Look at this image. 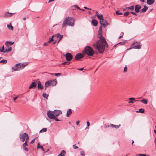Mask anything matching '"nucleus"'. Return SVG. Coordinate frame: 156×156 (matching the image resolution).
<instances>
[{"label": "nucleus", "mask_w": 156, "mask_h": 156, "mask_svg": "<svg viewBox=\"0 0 156 156\" xmlns=\"http://www.w3.org/2000/svg\"><path fill=\"white\" fill-rule=\"evenodd\" d=\"M102 31H98V37L99 38V40L96 41V43L93 44V46L100 53H102L104 52L105 47L107 46V43L104 37L102 36Z\"/></svg>", "instance_id": "f257e3e1"}, {"label": "nucleus", "mask_w": 156, "mask_h": 156, "mask_svg": "<svg viewBox=\"0 0 156 156\" xmlns=\"http://www.w3.org/2000/svg\"><path fill=\"white\" fill-rule=\"evenodd\" d=\"M75 20L74 18L69 16L66 17L65 18L63 22L62 26L64 27L66 26L73 27L74 25Z\"/></svg>", "instance_id": "f03ea898"}, {"label": "nucleus", "mask_w": 156, "mask_h": 156, "mask_svg": "<svg viewBox=\"0 0 156 156\" xmlns=\"http://www.w3.org/2000/svg\"><path fill=\"white\" fill-rule=\"evenodd\" d=\"M86 53L89 56H92L94 53V52L91 48L90 46H86L85 48Z\"/></svg>", "instance_id": "7ed1b4c3"}, {"label": "nucleus", "mask_w": 156, "mask_h": 156, "mask_svg": "<svg viewBox=\"0 0 156 156\" xmlns=\"http://www.w3.org/2000/svg\"><path fill=\"white\" fill-rule=\"evenodd\" d=\"M20 140L22 142L28 141L29 139V136L28 134L23 133H20Z\"/></svg>", "instance_id": "20e7f679"}, {"label": "nucleus", "mask_w": 156, "mask_h": 156, "mask_svg": "<svg viewBox=\"0 0 156 156\" xmlns=\"http://www.w3.org/2000/svg\"><path fill=\"white\" fill-rule=\"evenodd\" d=\"M140 43L139 42L135 41L130 46V48L127 49L129 50L131 48H134V49H139L141 48L142 45H140Z\"/></svg>", "instance_id": "39448f33"}, {"label": "nucleus", "mask_w": 156, "mask_h": 156, "mask_svg": "<svg viewBox=\"0 0 156 156\" xmlns=\"http://www.w3.org/2000/svg\"><path fill=\"white\" fill-rule=\"evenodd\" d=\"M57 83V81L56 80H50L46 82L45 83V89H46L47 87L49 86H55Z\"/></svg>", "instance_id": "423d86ee"}, {"label": "nucleus", "mask_w": 156, "mask_h": 156, "mask_svg": "<svg viewBox=\"0 0 156 156\" xmlns=\"http://www.w3.org/2000/svg\"><path fill=\"white\" fill-rule=\"evenodd\" d=\"M63 36L62 35H61L59 34H55V35H53L52 36V37L51 39H50V40L48 42V43H50L51 41H54L55 39H54L53 38L54 37V39L55 38H59V39L58 41L57 42V43H58L61 40L62 38L63 37Z\"/></svg>", "instance_id": "0eeeda50"}, {"label": "nucleus", "mask_w": 156, "mask_h": 156, "mask_svg": "<svg viewBox=\"0 0 156 156\" xmlns=\"http://www.w3.org/2000/svg\"><path fill=\"white\" fill-rule=\"evenodd\" d=\"M47 114L48 117L51 119H53L55 117L54 111H53L50 110L48 111Z\"/></svg>", "instance_id": "6e6552de"}, {"label": "nucleus", "mask_w": 156, "mask_h": 156, "mask_svg": "<svg viewBox=\"0 0 156 156\" xmlns=\"http://www.w3.org/2000/svg\"><path fill=\"white\" fill-rule=\"evenodd\" d=\"M100 23L101 25L102 26L104 27H106L108 25V23L107 21L106 20H103L100 21Z\"/></svg>", "instance_id": "1a4fd4ad"}, {"label": "nucleus", "mask_w": 156, "mask_h": 156, "mask_svg": "<svg viewBox=\"0 0 156 156\" xmlns=\"http://www.w3.org/2000/svg\"><path fill=\"white\" fill-rule=\"evenodd\" d=\"M66 59L67 61H70L72 59L73 56L72 55L69 53H67L65 55Z\"/></svg>", "instance_id": "9d476101"}, {"label": "nucleus", "mask_w": 156, "mask_h": 156, "mask_svg": "<svg viewBox=\"0 0 156 156\" xmlns=\"http://www.w3.org/2000/svg\"><path fill=\"white\" fill-rule=\"evenodd\" d=\"M20 64V63H18L16 64V66L15 67H13L12 68V71H14L17 70H21V69L19 68L18 67H17L19 66Z\"/></svg>", "instance_id": "9b49d317"}, {"label": "nucleus", "mask_w": 156, "mask_h": 156, "mask_svg": "<svg viewBox=\"0 0 156 156\" xmlns=\"http://www.w3.org/2000/svg\"><path fill=\"white\" fill-rule=\"evenodd\" d=\"M16 13H12L9 12H5L4 16V17L5 18H8L12 16Z\"/></svg>", "instance_id": "f8f14e48"}, {"label": "nucleus", "mask_w": 156, "mask_h": 156, "mask_svg": "<svg viewBox=\"0 0 156 156\" xmlns=\"http://www.w3.org/2000/svg\"><path fill=\"white\" fill-rule=\"evenodd\" d=\"M54 112L55 117H57L62 113V111L60 110H55Z\"/></svg>", "instance_id": "ddd939ff"}, {"label": "nucleus", "mask_w": 156, "mask_h": 156, "mask_svg": "<svg viewBox=\"0 0 156 156\" xmlns=\"http://www.w3.org/2000/svg\"><path fill=\"white\" fill-rule=\"evenodd\" d=\"M95 15L97 16L98 18L99 19L100 21H101L103 20V15L101 14H99L98 12L96 11L95 12Z\"/></svg>", "instance_id": "4468645a"}, {"label": "nucleus", "mask_w": 156, "mask_h": 156, "mask_svg": "<svg viewBox=\"0 0 156 156\" xmlns=\"http://www.w3.org/2000/svg\"><path fill=\"white\" fill-rule=\"evenodd\" d=\"M83 57V55L81 53H78L76 54L75 56V60H77L80 59L81 58Z\"/></svg>", "instance_id": "2eb2a0df"}, {"label": "nucleus", "mask_w": 156, "mask_h": 156, "mask_svg": "<svg viewBox=\"0 0 156 156\" xmlns=\"http://www.w3.org/2000/svg\"><path fill=\"white\" fill-rule=\"evenodd\" d=\"M141 8V6L139 5H136L135 6V10L136 12H138L140 11Z\"/></svg>", "instance_id": "dca6fc26"}, {"label": "nucleus", "mask_w": 156, "mask_h": 156, "mask_svg": "<svg viewBox=\"0 0 156 156\" xmlns=\"http://www.w3.org/2000/svg\"><path fill=\"white\" fill-rule=\"evenodd\" d=\"M37 85V81L33 82L29 87L30 89L34 88L36 87Z\"/></svg>", "instance_id": "f3484780"}, {"label": "nucleus", "mask_w": 156, "mask_h": 156, "mask_svg": "<svg viewBox=\"0 0 156 156\" xmlns=\"http://www.w3.org/2000/svg\"><path fill=\"white\" fill-rule=\"evenodd\" d=\"M28 141H25V143L23 144L22 147L23 149L26 151H28L29 149L28 148L26 147V146H28L27 144Z\"/></svg>", "instance_id": "a211bd4d"}, {"label": "nucleus", "mask_w": 156, "mask_h": 156, "mask_svg": "<svg viewBox=\"0 0 156 156\" xmlns=\"http://www.w3.org/2000/svg\"><path fill=\"white\" fill-rule=\"evenodd\" d=\"M76 8L78 9H80V7L77 5L71 6L70 7V9L72 10H75Z\"/></svg>", "instance_id": "6ab92c4d"}, {"label": "nucleus", "mask_w": 156, "mask_h": 156, "mask_svg": "<svg viewBox=\"0 0 156 156\" xmlns=\"http://www.w3.org/2000/svg\"><path fill=\"white\" fill-rule=\"evenodd\" d=\"M148 8L145 5L144 7L140 10V12L141 13L145 12L148 9Z\"/></svg>", "instance_id": "aec40b11"}, {"label": "nucleus", "mask_w": 156, "mask_h": 156, "mask_svg": "<svg viewBox=\"0 0 156 156\" xmlns=\"http://www.w3.org/2000/svg\"><path fill=\"white\" fill-rule=\"evenodd\" d=\"M37 87L38 89L41 90L43 88V87L40 81L38 82Z\"/></svg>", "instance_id": "412c9836"}, {"label": "nucleus", "mask_w": 156, "mask_h": 156, "mask_svg": "<svg viewBox=\"0 0 156 156\" xmlns=\"http://www.w3.org/2000/svg\"><path fill=\"white\" fill-rule=\"evenodd\" d=\"M155 2L154 0H147V4L149 5H151Z\"/></svg>", "instance_id": "4be33fe9"}, {"label": "nucleus", "mask_w": 156, "mask_h": 156, "mask_svg": "<svg viewBox=\"0 0 156 156\" xmlns=\"http://www.w3.org/2000/svg\"><path fill=\"white\" fill-rule=\"evenodd\" d=\"M92 23L94 26H96L97 25L98 22L95 19H93Z\"/></svg>", "instance_id": "5701e85b"}, {"label": "nucleus", "mask_w": 156, "mask_h": 156, "mask_svg": "<svg viewBox=\"0 0 156 156\" xmlns=\"http://www.w3.org/2000/svg\"><path fill=\"white\" fill-rule=\"evenodd\" d=\"M121 125L120 124L119 125H115L112 124L110 125V127L112 128H114L115 129L118 128Z\"/></svg>", "instance_id": "b1692460"}, {"label": "nucleus", "mask_w": 156, "mask_h": 156, "mask_svg": "<svg viewBox=\"0 0 156 156\" xmlns=\"http://www.w3.org/2000/svg\"><path fill=\"white\" fill-rule=\"evenodd\" d=\"M27 65V63H23L21 65L20 64V66L19 67L22 69H23L26 65Z\"/></svg>", "instance_id": "393cba45"}, {"label": "nucleus", "mask_w": 156, "mask_h": 156, "mask_svg": "<svg viewBox=\"0 0 156 156\" xmlns=\"http://www.w3.org/2000/svg\"><path fill=\"white\" fill-rule=\"evenodd\" d=\"M134 8V5H132L131 6L126 7V9H127L128 10H130V11H133V10Z\"/></svg>", "instance_id": "a878e982"}, {"label": "nucleus", "mask_w": 156, "mask_h": 156, "mask_svg": "<svg viewBox=\"0 0 156 156\" xmlns=\"http://www.w3.org/2000/svg\"><path fill=\"white\" fill-rule=\"evenodd\" d=\"M72 113V110L71 109H69L66 113L67 117H69V115Z\"/></svg>", "instance_id": "bb28decb"}, {"label": "nucleus", "mask_w": 156, "mask_h": 156, "mask_svg": "<svg viewBox=\"0 0 156 156\" xmlns=\"http://www.w3.org/2000/svg\"><path fill=\"white\" fill-rule=\"evenodd\" d=\"M14 42L11 41H6L5 43V44L6 46H8L9 45H11L13 44Z\"/></svg>", "instance_id": "cd10ccee"}, {"label": "nucleus", "mask_w": 156, "mask_h": 156, "mask_svg": "<svg viewBox=\"0 0 156 156\" xmlns=\"http://www.w3.org/2000/svg\"><path fill=\"white\" fill-rule=\"evenodd\" d=\"M12 48L11 47H9L8 48L6 49H5V51H4V53L8 52L11 51H12Z\"/></svg>", "instance_id": "c85d7f7f"}, {"label": "nucleus", "mask_w": 156, "mask_h": 156, "mask_svg": "<svg viewBox=\"0 0 156 156\" xmlns=\"http://www.w3.org/2000/svg\"><path fill=\"white\" fill-rule=\"evenodd\" d=\"M66 152L64 150L62 151L61 153L58 155V156H65Z\"/></svg>", "instance_id": "c756f323"}, {"label": "nucleus", "mask_w": 156, "mask_h": 156, "mask_svg": "<svg viewBox=\"0 0 156 156\" xmlns=\"http://www.w3.org/2000/svg\"><path fill=\"white\" fill-rule=\"evenodd\" d=\"M37 148H41L42 151H44V149L43 148L42 146L39 143H38L37 144Z\"/></svg>", "instance_id": "7c9ffc66"}, {"label": "nucleus", "mask_w": 156, "mask_h": 156, "mask_svg": "<svg viewBox=\"0 0 156 156\" xmlns=\"http://www.w3.org/2000/svg\"><path fill=\"white\" fill-rule=\"evenodd\" d=\"M140 102L144 104H147V100L146 99H143L141 100Z\"/></svg>", "instance_id": "2f4dec72"}, {"label": "nucleus", "mask_w": 156, "mask_h": 156, "mask_svg": "<svg viewBox=\"0 0 156 156\" xmlns=\"http://www.w3.org/2000/svg\"><path fill=\"white\" fill-rule=\"evenodd\" d=\"M7 27L8 28L9 30H13V27L12 26L11 24H10L9 25H7Z\"/></svg>", "instance_id": "473e14b6"}, {"label": "nucleus", "mask_w": 156, "mask_h": 156, "mask_svg": "<svg viewBox=\"0 0 156 156\" xmlns=\"http://www.w3.org/2000/svg\"><path fill=\"white\" fill-rule=\"evenodd\" d=\"M7 61L6 60L2 59L0 61V63L6 64L7 63Z\"/></svg>", "instance_id": "72a5a7b5"}, {"label": "nucleus", "mask_w": 156, "mask_h": 156, "mask_svg": "<svg viewBox=\"0 0 156 156\" xmlns=\"http://www.w3.org/2000/svg\"><path fill=\"white\" fill-rule=\"evenodd\" d=\"M43 96L44 98H46V99H48V94H47L46 93H43Z\"/></svg>", "instance_id": "f704fd0d"}, {"label": "nucleus", "mask_w": 156, "mask_h": 156, "mask_svg": "<svg viewBox=\"0 0 156 156\" xmlns=\"http://www.w3.org/2000/svg\"><path fill=\"white\" fill-rule=\"evenodd\" d=\"M47 131V128H43L40 130L39 132L40 133H42L43 132H46Z\"/></svg>", "instance_id": "c9c22d12"}, {"label": "nucleus", "mask_w": 156, "mask_h": 156, "mask_svg": "<svg viewBox=\"0 0 156 156\" xmlns=\"http://www.w3.org/2000/svg\"><path fill=\"white\" fill-rule=\"evenodd\" d=\"M130 13V12H126L124 14V16H127Z\"/></svg>", "instance_id": "e433bc0d"}, {"label": "nucleus", "mask_w": 156, "mask_h": 156, "mask_svg": "<svg viewBox=\"0 0 156 156\" xmlns=\"http://www.w3.org/2000/svg\"><path fill=\"white\" fill-rule=\"evenodd\" d=\"M137 112H140L141 113H143L144 112V109L142 108H140L139 110V111H137Z\"/></svg>", "instance_id": "4c0bfd02"}, {"label": "nucleus", "mask_w": 156, "mask_h": 156, "mask_svg": "<svg viewBox=\"0 0 156 156\" xmlns=\"http://www.w3.org/2000/svg\"><path fill=\"white\" fill-rule=\"evenodd\" d=\"M70 62H68V61H66L62 63V65H64V64H67L69 65L70 64Z\"/></svg>", "instance_id": "58836bf2"}, {"label": "nucleus", "mask_w": 156, "mask_h": 156, "mask_svg": "<svg viewBox=\"0 0 156 156\" xmlns=\"http://www.w3.org/2000/svg\"><path fill=\"white\" fill-rule=\"evenodd\" d=\"M4 46H3L2 48H0V51L1 52H3L4 53Z\"/></svg>", "instance_id": "ea45409f"}, {"label": "nucleus", "mask_w": 156, "mask_h": 156, "mask_svg": "<svg viewBox=\"0 0 156 156\" xmlns=\"http://www.w3.org/2000/svg\"><path fill=\"white\" fill-rule=\"evenodd\" d=\"M137 12H130V13H132V14L135 15V16H137Z\"/></svg>", "instance_id": "a19ab883"}, {"label": "nucleus", "mask_w": 156, "mask_h": 156, "mask_svg": "<svg viewBox=\"0 0 156 156\" xmlns=\"http://www.w3.org/2000/svg\"><path fill=\"white\" fill-rule=\"evenodd\" d=\"M116 13L118 15H122V13L120 12L119 11H117L116 12Z\"/></svg>", "instance_id": "79ce46f5"}, {"label": "nucleus", "mask_w": 156, "mask_h": 156, "mask_svg": "<svg viewBox=\"0 0 156 156\" xmlns=\"http://www.w3.org/2000/svg\"><path fill=\"white\" fill-rule=\"evenodd\" d=\"M80 155L82 156H84L85 155V154L84 152L83 151H81L80 153Z\"/></svg>", "instance_id": "37998d69"}, {"label": "nucleus", "mask_w": 156, "mask_h": 156, "mask_svg": "<svg viewBox=\"0 0 156 156\" xmlns=\"http://www.w3.org/2000/svg\"><path fill=\"white\" fill-rule=\"evenodd\" d=\"M139 155L140 156H150L149 155H147V154H139Z\"/></svg>", "instance_id": "c03bdc74"}, {"label": "nucleus", "mask_w": 156, "mask_h": 156, "mask_svg": "<svg viewBox=\"0 0 156 156\" xmlns=\"http://www.w3.org/2000/svg\"><path fill=\"white\" fill-rule=\"evenodd\" d=\"M73 147L74 149H76L78 148V147L77 146H76L75 145H73Z\"/></svg>", "instance_id": "a18cd8bd"}, {"label": "nucleus", "mask_w": 156, "mask_h": 156, "mask_svg": "<svg viewBox=\"0 0 156 156\" xmlns=\"http://www.w3.org/2000/svg\"><path fill=\"white\" fill-rule=\"evenodd\" d=\"M125 44V42H119L118 43V44H121L122 45H123Z\"/></svg>", "instance_id": "49530a36"}, {"label": "nucleus", "mask_w": 156, "mask_h": 156, "mask_svg": "<svg viewBox=\"0 0 156 156\" xmlns=\"http://www.w3.org/2000/svg\"><path fill=\"white\" fill-rule=\"evenodd\" d=\"M127 67L126 66V67H125L124 68V72H127Z\"/></svg>", "instance_id": "de8ad7c7"}, {"label": "nucleus", "mask_w": 156, "mask_h": 156, "mask_svg": "<svg viewBox=\"0 0 156 156\" xmlns=\"http://www.w3.org/2000/svg\"><path fill=\"white\" fill-rule=\"evenodd\" d=\"M56 117H55L54 119H54L55 120V121H60V120H59V119H57L56 118Z\"/></svg>", "instance_id": "09e8293b"}, {"label": "nucleus", "mask_w": 156, "mask_h": 156, "mask_svg": "<svg viewBox=\"0 0 156 156\" xmlns=\"http://www.w3.org/2000/svg\"><path fill=\"white\" fill-rule=\"evenodd\" d=\"M61 74L60 73H55V76H59Z\"/></svg>", "instance_id": "8fccbe9b"}, {"label": "nucleus", "mask_w": 156, "mask_h": 156, "mask_svg": "<svg viewBox=\"0 0 156 156\" xmlns=\"http://www.w3.org/2000/svg\"><path fill=\"white\" fill-rule=\"evenodd\" d=\"M35 139H34L32 140L30 142V143L31 144L34 143L35 141Z\"/></svg>", "instance_id": "3c124183"}, {"label": "nucleus", "mask_w": 156, "mask_h": 156, "mask_svg": "<svg viewBox=\"0 0 156 156\" xmlns=\"http://www.w3.org/2000/svg\"><path fill=\"white\" fill-rule=\"evenodd\" d=\"M87 126H89L90 125V123L89 122L87 121Z\"/></svg>", "instance_id": "603ef678"}, {"label": "nucleus", "mask_w": 156, "mask_h": 156, "mask_svg": "<svg viewBox=\"0 0 156 156\" xmlns=\"http://www.w3.org/2000/svg\"><path fill=\"white\" fill-rule=\"evenodd\" d=\"M98 31H102V28L101 26L99 27V29Z\"/></svg>", "instance_id": "864d4df0"}, {"label": "nucleus", "mask_w": 156, "mask_h": 156, "mask_svg": "<svg viewBox=\"0 0 156 156\" xmlns=\"http://www.w3.org/2000/svg\"><path fill=\"white\" fill-rule=\"evenodd\" d=\"M129 99L130 100H135V98H130Z\"/></svg>", "instance_id": "5fc2aeb1"}, {"label": "nucleus", "mask_w": 156, "mask_h": 156, "mask_svg": "<svg viewBox=\"0 0 156 156\" xmlns=\"http://www.w3.org/2000/svg\"><path fill=\"white\" fill-rule=\"evenodd\" d=\"M80 123V121H77L76 122V124L77 125H78L79 124V123Z\"/></svg>", "instance_id": "6e6d98bb"}, {"label": "nucleus", "mask_w": 156, "mask_h": 156, "mask_svg": "<svg viewBox=\"0 0 156 156\" xmlns=\"http://www.w3.org/2000/svg\"><path fill=\"white\" fill-rule=\"evenodd\" d=\"M83 68H78L77 69L78 70H81V71H82V70H83Z\"/></svg>", "instance_id": "4d7b16f0"}, {"label": "nucleus", "mask_w": 156, "mask_h": 156, "mask_svg": "<svg viewBox=\"0 0 156 156\" xmlns=\"http://www.w3.org/2000/svg\"><path fill=\"white\" fill-rule=\"evenodd\" d=\"M129 103H133L134 102L132 101H130L128 102Z\"/></svg>", "instance_id": "13d9d810"}, {"label": "nucleus", "mask_w": 156, "mask_h": 156, "mask_svg": "<svg viewBox=\"0 0 156 156\" xmlns=\"http://www.w3.org/2000/svg\"><path fill=\"white\" fill-rule=\"evenodd\" d=\"M18 98V97H17V96L14 97L13 98V100H15L17 98Z\"/></svg>", "instance_id": "bf43d9fd"}, {"label": "nucleus", "mask_w": 156, "mask_h": 156, "mask_svg": "<svg viewBox=\"0 0 156 156\" xmlns=\"http://www.w3.org/2000/svg\"><path fill=\"white\" fill-rule=\"evenodd\" d=\"M110 127V125H107L106 126H105V128H107V127Z\"/></svg>", "instance_id": "052dcab7"}, {"label": "nucleus", "mask_w": 156, "mask_h": 156, "mask_svg": "<svg viewBox=\"0 0 156 156\" xmlns=\"http://www.w3.org/2000/svg\"><path fill=\"white\" fill-rule=\"evenodd\" d=\"M47 45H48V44L46 43H44V46H47Z\"/></svg>", "instance_id": "680f3d73"}, {"label": "nucleus", "mask_w": 156, "mask_h": 156, "mask_svg": "<svg viewBox=\"0 0 156 156\" xmlns=\"http://www.w3.org/2000/svg\"><path fill=\"white\" fill-rule=\"evenodd\" d=\"M55 0H49V1H48V3H49L50 2H52V1H55Z\"/></svg>", "instance_id": "e2e57ef3"}, {"label": "nucleus", "mask_w": 156, "mask_h": 156, "mask_svg": "<svg viewBox=\"0 0 156 156\" xmlns=\"http://www.w3.org/2000/svg\"><path fill=\"white\" fill-rule=\"evenodd\" d=\"M78 9L80 10H82L83 11H85L84 9H80H80Z\"/></svg>", "instance_id": "0e129e2a"}, {"label": "nucleus", "mask_w": 156, "mask_h": 156, "mask_svg": "<svg viewBox=\"0 0 156 156\" xmlns=\"http://www.w3.org/2000/svg\"><path fill=\"white\" fill-rule=\"evenodd\" d=\"M54 41H55L53 42V43L54 44H55V43H56L57 42V41H56V40H55Z\"/></svg>", "instance_id": "69168bd1"}, {"label": "nucleus", "mask_w": 156, "mask_h": 156, "mask_svg": "<svg viewBox=\"0 0 156 156\" xmlns=\"http://www.w3.org/2000/svg\"><path fill=\"white\" fill-rule=\"evenodd\" d=\"M123 35H121L119 36V38L120 39L122 37Z\"/></svg>", "instance_id": "338daca9"}, {"label": "nucleus", "mask_w": 156, "mask_h": 156, "mask_svg": "<svg viewBox=\"0 0 156 156\" xmlns=\"http://www.w3.org/2000/svg\"><path fill=\"white\" fill-rule=\"evenodd\" d=\"M118 44H116L113 47H114V48H115V47H116L117 45Z\"/></svg>", "instance_id": "774afa93"}]
</instances>
